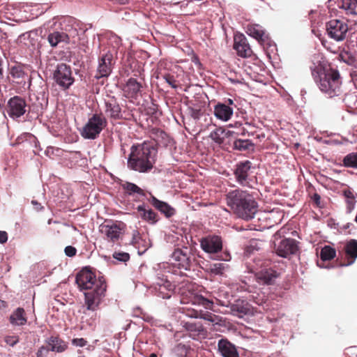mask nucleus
Masks as SVG:
<instances>
[{
  "mask_svg": "<svg viewBox=\"0 0 357 357\" xmlns=\"http://www.w3.org/2000/svg\"><path fill=\"white\" fill-rule=\"evenodd\" d=\"M75 282L79 291H83L84 295L83 314L89 315V312H94L89 320L85 321L88 325L92 326L96 320L97 314L95 312L105 296L106 281L104 277L97 278L94 273L84 268L76 275Z\"/></svg>",
  "mask_w": 357,
  "mask_h": 357,
  "instance_id": "obj_1",
  "label": "nucleus"
},
{
  "mask_svg": "<svg viewBox=\"0 0 357 357\" xmlns=\"http://www.w3.org/2000/svg\"><path fill=\"white\" fill-rule=\"evenodd\" d=\"M157 150L148 143L133 145L128 158V167L134 171L150 172L155 162Z\"/></svg>",
  "mask_w": 357,
  "mask_h": 357,
  "instance_id": "obj_2",
  "label": "nucleus"
},
{
  "mask_svg": "<svg viewBox=\"0 0 357 357\" xmlns=\"http://www.w3.org/2000/svg\"><path fill=\"white\" fill-rule=\"evenodd\" d=\"M227 204L239 218L251 220L257 211V203L253 196L242 190H234L227 193Z\"/></svg>",
  "mask_w": 357,
  "mask_h": 357,
  "instance_id": "obj_3",
  "label": "nucleus"
},
{
  "mask_svg": "<svg viewBox=\"0 0 357 357\" xmlns=\"http://www.w3.org/2000/svg\"><path fill=\"white\" fill-rule=\"evenodd\" d=\"M312 75L319 89L330 98L338 96L342 93V81L337 70H323L313 64L310 67Z\"/></svg>",
  "mask_w": 357,
  "mask_h": 357,
  "instance_id": "obj_4",
  "label": "nucleus"
},
{
  "mask_svg": "<svg viewBox=\"0 0 357 357\" xmlns=\"http://www.w3.org/2000/svg\"><path fill=\"white\" fill-rule=\"evenodd\" d=\"M269 261L260 258L247 262L246 267L249 273L255 274L256 281L264 285H272L279 277L280 273L272 268H268Z\"/></svg>",
  "mask_w": 357,
  "mask_h": 357,
  "instance_id": "obj_5",
  "label": "nucleus"
},
{
  "mask_svg": "<svg viewBox=\"0 0 357 357\" xmlns=\"http://www.w3.org/2000/svg\"><path fill=\"white\" fill-rule=\"evenodd\" d=\"M107 121L101 114H93L80 131L82 137L86 139H96L107 126Z\"/></svg>",
  "mask_w": 357,
  "mask_h": 357,
  "instance_id": "obj_6",
  "label": "nucleus"
},
{
  "mask_svg": "<svg viewBox=\"0 0 357 357\" xmlns=\"http://www.w3.org/2000/svg\"><path fill=\"white\" fill-rule=\"evenodd\" d=\"M172 260L174 266L188 271L190 269L192 261H195V257L190 248L183 247L174 250L172 255Z\"/></svg>",
  "mask_w": 357,
  "mask_h": 357,
  "instance_id": "obj_7",
  "label": "nucleus"
},
{
  "mask_svg": "<svg viewBox=\"0 0 357 357\" xmlns=\"http://www.w3.org/2000/svg\"><path fill=\"white\" fill-rule=\"evenodd\" d=\"M53 78L56 84L63 90L68 89L75 81L71 68L66 63L57 65Z\"/></svg>",
  "mask_w": 357,
  "mask_h": 357,
  "instance_id": "obj_8",
  "label": "nucleus"
},
{
  "mask_svg": "<svg viewBox=\"0 0 357 357\" xmlns=\"http://www.w3.org/2000/svg\"><path fill=\"white\" fill-rule=\"evenodd\" d=\"M326 29L329 38L336 41H342L346 37L348 26L343 20L333 19L326 23Z\"/></svg>",
  "mask_w": 357,
  "mask_h": 357,
  "instance_id": "obj_9",
  "label": "nucleus"
},
{
  "mask_svg": "<svg viewBox=\"0 0 357 357\" xmlns=\"http://www.w3.org/2000/svg\"><path fill=\"white\" fill-rule=\"evenodd\" d=\"M126 225H100L99 231L108 241L115 243L121 238Z\"/></svg>",
  "mask_w": 357,
  "mask_h": 357,
  "instance_id": "obj_10",
  "label": "nucleus"
},
{
  "mask_svg": "<svg viewBox=\"0 0 357 357\" xmlns=\"http://www.w3.org/2000/svg\"><path fill=\"white\" fill-rule=\"evenodd\" d=\"M26 112V104L24 98L20 96L11 98L8 102L7 112L12 119H17Z\"/></svg>",
  "mask_w": 357,
  "mask_h": 357,
  "instance_id": "obj_11",
  "label": "nucleus"
},
{
  "mask_svg": "<svg viewBox=\"0 0 357 357\" xmlns=\"http://www.w3.org/2000/svg\"><path fill=\"white\" fill-rule=\"evenodd\" d=\"M298 250V245L295 240L291 238H285L282 240L278 245H275L276 254L282 257H287L291 255H294Z\"/></svg>",
  "mask_w": 357,
  "mask_h": 357,
  "instance_id": "obj_12",
  "label": "nucleus"
},
{
  "mask_svg": "<svg viewBox=\"0 0 357 357\" xmlns=\"http://www.w3.org/2000/svg\"><path fill=\"white\" fill-rule=\"evenodd\" d=\"M113 55L110 52L103 54L99 59L97 73L95 75L96 79L108 77L112 72V61Z\"/></svg>",
  "mask_w": 357,
  "mask_h": 357,
  "instance_id": "obj_13",
  "label": "nucleus"
},
{
  "mask_svg": "<svg viewBox=\"0 0 357 357\" xmlns=\"http://www.w3.org/2000/svg\"><path fill=\"white\" fill-rule=\"evenodd\" d=\"M201 247L208 253H217L222 250V240L218 236H208L202 239Z\"/></svg>",
  "mask_w": 357,
  "mask_h": 357,
  "instance_id": "obj_14",
  "label": "nucleus"
},
{
  "mask_svg": "<svg viewBox=\"0 0 357 357\" xmlns=\"http://www.w3.org/2000/svg\"><path fill=\"white\" fill-rule=\"evenodd\" d=\"M234 48L236 50L239 56L243 58L250 57L252 51L243 34H236L234 36Z\"/></svg>",
  "mask_w": 357,
  "mask_h": 357,
  "instance_id": "obj_15",
  "label": "nucleus"
},
{
  "mask_svg": "<svg viewBox=\"0 0 357 357\" xmlns=\"http://www.w3.org/2000/svg\"><path fill=\"white\" fill-rule=\"evenodd\" d=\"M345 258L340 262L341 266L351 265L357 258V240L351 239L344 247Z\"/></svg>",
  "mask_w": 357,
  "mask_h": 357,
  "instance_id": "obj_16",
  "label": "nucleus"
},
{
  "mask_svg": "<svg viewBox=\"0 0 357 357\" xmlns=\"http://www.w3.org/2000/svg\"><path fill=\"white\" fill-rule=\"evenodd\" d=\"M148 201L166 218H171L176 213V210L174 207L167 202L158 199L151 193H150V197L148 199Z\"/></svg>",
  "mask_w": 357,
  "mask_h": 357,
  "instance_id": "obj_17",
  "label": "nucleus"
},
{
  "mask_svg": "<svg viewBox=\"0 0 357 357\" xmlns=\"http://www.w3.org/2000/svg\"><path fill=\"white\" fill-rule=\"evenodd\" d=\"M251 169V162L248 160L241 162L236 165L234 175L236 181L241 185L245 186L248 184V177L249 171Z\"/></svg>",
  "mask_w": 357,
  "mask_h": 357,
  "instance_id": "obj_18",
  "label": "nucleus"
},
{
  "mask_svg": "<svg viewBox=\"0 0 357 357\" xmlns=\"http://www.w3.org/2000/svg\"><path fill=\"white\" fill-rule=\"evenodd\" d=\"M230 310L234 315L243 317L244 315L251 314L252 309L250 303L242 299H238L230 305Z\"/></svg>",
  "mask_w": 357,
  "mask_h": 357,
  "instance_id": "obj_19",
  "label": "nucleus"
},
{
  "mask_svg": "<svg viewBox=\"0 0 357 357\" xmlns=\"http://www.w3.org/2000/svg\"><path fill=\"white\" fill-rule=\"evenodd\" d=\"M218 350L223 357H239L234 344L226 339H221L218 344Z\"/></svg>",
  "mask_w": 357,
  "mask_h": 357,
  "instance_id": "obj_20",
  "label": "nucleus"
},
{
  "mask_svg": "<svg viewBox=\"0 0 357 357\" xmlns=\"http://www.w3.org/2000/svg\"><path fill=\"white\" fill-rule=\"evenodd\" d=\"M142 84L134 78H130L124 86L123 91L128 98H136L141 91Z\"/></svg>",
  "mask_w": 357,
  "mask_h": 357,
  "instance_id": "obj_21",
  "label": "nucleus"
},
{
  "mask_svg": "<svg viewBox=\"0 0 357 357\" xmlns=\"http://www.w3.org/2000/svg\"><path fill=\"white\" fill-rule=\"evenodd\" d=\"M231 107L225 104L218 103L214 108V114L220 120L227 121L233 115Z\"/></svg>",
  "mask_w": 357,
  "mask_h": 357,
  "instance_id": "obj_22",
  "label": "nucleus"
},
{
  "mask_svg": "<svg viewBox=\"0 0 357 357\" xmlns=\"http://www.w3.org/2000/svg\"><path fill=\"white\" fill-rule=\"evenodd\" d=\"M50 351L61 353L68 348V344L58 336H51L46 341Z\"/></svg>",
  "mask_w": 357,
  "mask_h": 357,
  "instance_id": "obj_23",
  "label": "nucleus"
},
{
  "mask_svg": "<svg viewBox=\"0 0 357 357\" xmlns=\"http://www.w3.org/2000/svg\"><path fill=\"white\" fill-rule=\"evenodd\" d=\"M10 323L13 326H24L27 322L26 313L22 307H17L10 316Z\"/></svg>",
  "mask_w": 357,
  "mask_h": 357,
  "instance_id": "obj_24",
  "label": "nucleus"
},
{
  "mask_svg": "<svg viewBox=\"0 0 357 357\" xmlns=\"http://www.w3.org/2000/svg\"><path fill=\"white\" fill-rule=\"evenodd\" d=\"M121 109L116 100L105 102V113L110 118L119 119L121 117Z\"/></svg>",
  "mask_w": 357,
  "mask_h": 357,
  "instance_id": "obj_25",
  "label": "nucleus"
},
{
  "mask_svg": "<svg viewBox=\"0 0 357 357\" xmlns=\"http://www.w3.org/2000/svg\"><path fill=\"white\" fill-rule=\"evenodd\" d=\"M47 40L52 47H56L61 43H68L69 37L64 32L54 31L49 34Z\"/></svg>",
  "mask_w": 357,
  "mask_h": 357,
  "instance_id": "obj_26",
  "label": "nucleus"
},
{
  "mask_svg": "<svg viewBox=\"0 0 357 357\" xmlns=\"http://www.w3.org/2000/svg\"><path fill=\"white\" fill-rule=\"evenodd\" d=\"M10 75L13 78V82L17 84L25 82L26 79H28V75L23 70L22 67L19 66H13L10 68Z\"/></svg>",
  "mask_w": 357,
  "mask_h": 357,
  "instance_id": "obj_27",
  "label": "nucleus"
},
{
  "mask_svg": "<svg viewBox=\"0 0 357 357\" xmlns=\"http://www.w3.org/2000/svg\"><path fill=\"white\" fill-rule=\"evenodd\" d=\"M233 132L230 130L226 131L222 128H218L212 131L210 134V137L218 144H222L224 142L225 137H229L232 135Z\"/></svg>",
  "mask_w": 357,
  "mask_h": 357,
  "instance_id": "obj_28",
  "label": "nucleus"
},
{
  "mask_svg": "<svg viewBox=\"0 0 357 357\" xmlns=\"http://www.w3.org/2000/svg\"><path fill=\"white\" fill-rule=\"evenodd\" d=\"M347 15H357V0H341L339 6Z\"/></svg>",
  "mask_w": 357,
  "mask_h": 357,
  "instance_id": "obj_29",
  "label": "nucleus"
},
{
  "mask_svg": "<svg viewBox=\"0 0 357 357\" xmlns=\"http://www.w3.org/2000/svg\"><path fill=\"white\" fill-rule=\"evenodd\" d=\"M247 33L252 37L256 38L258 40H264L265 37V31L258 24L252 25L248 27Z\"/></svg>",
  "mask_w": 357,
  "mask_h": 357,
  "instance_id": "obj_30",
  "label": "nucleus"
},
{
  "mask_svg": "<svg viewBox=\"0 0 357 357\" xmlns=\"http://www.w3.org/2000/svg\"><path fill=\"white\" fill-rule=\"evenodd\" d=\"M192 303L193 304L201 305L206 309H212L213 302L210 301L201 295H194L192 298Z\"/></svg>",
  "mask_w": 357,
  "mask_h": 357,
  "instance_id": "obj_31",
  "label": "nucleus"
},
{
  "mask_svg": "<svg viewBox=\"0 0 357 357\" xmlns=\"http://www.w3.org/2000/svg\"><path fill=\"white\" fill-rule=\"evenodd\" d=\"M190 317H200L203 319L207 320L211 323H217L218 321V317L215 314H213L208 312H198L197 311H194L192 314H190Z\"/></svg>",
  "mask_w": 357,
  "mask_h": 357,
  "instance_id": "obj_32",
  "label": "nucleus"
},
{
  "mask_svg": "<svg viewBox=\"0 0 357 357\" xmlns=\"http://www.w3.org/2000/svg\"><path fill=\"white\" fill-rule=\"evenodd\" d=\"M138 211L141 212V215L146 221L155 220L156 218V213L152 209H146L144 204L139 205L137 207Z\"/></svg>",
  "mask_w": 357,
  "mask_h": 357,
  "instance_id": "obj_33",
  "label": "nucleus"
},
{
  "mask_svg": "<svg viewBox=\"0 0 357 357\" xmlns=\"http://www.w3.org/2000/svg\"><path fill=\"white\" fill-rule=\"evenodd\" d=\"M335 250L330 246H325L323 248L320 252V258L322 261H328L333 259L335 257Z\"/></svg>",
  "mask_w": 357,
  "mask_h": 357,
  "instance_id": "obj_34",
  "label": "nucleus"
},
{
  "mask_svg": "<svg viewBox=\"0 0 357 357\" xmlns=\"http://www.w3.org/2000/svg\"><path fill=\"white\" fill-rule=\"evenodd\" d=\"M123 188L124 190H126V192L130 195L135 194V193H137L139 195H144L143 190L141 189L139 187H138L135 183L126 182V183L123 184Z\"/></svg>",
  "mask_w": 357,
  "mask_h": 357,
  "instance_id": "obj_35",
  "label": "nucleus"
},
{
  "mask_svg": "<svg viewBox=\"0 0 357 357\" xmlns=\"http://www.w3.org/2000/svg\"><path fill=\"white\" fill-rule=\"evenodd\" d=\"M253 144L248 139H236L234 142V149L238 151H246L248 150Z\"/></svg>",
  "mask_w": 357,
  "mask_h": 357,
  "instance_id": "obj_36",
  "label": "nucleus"
},
{
  "mask_svg": "<svg viewBox=\"0 0 357 357\" xmlns=\"http://www.w3.org/2000/svg\"><path fill=\"white\" fill-rule=\"evenodd\" d=\"M345 167L357 168V153H351L347 155L343 160Z\"/></svg>",
  "mask_w": 357,
  "mask_h": 357,
  "instance_id": "obj_37",
  "label": "nucleus"
},
{
  "mask_svg": "<svg viewBox=\"0 0 357 357\" xmlns=\"http://www.w3.org/2000/svg\"><path fill=\"white\" fill-rule=\"evenodd\" d=\"M190 350V347L182 343L177 344L174 348V353L178 357H186L188 351Z\"/></svg>",
  "mask_w": 357,
  "mask_h": 357,
  "instance_id": "obj_38",
  "label": "nucleus"
},
{
  "mask_svg": "<svg viewBox=\"0 0 357 357\" xmlns=\"http://www.w3.org/2000/svg\"><path fill=\"white\" fill-rule=\"evenodd\" d=\"M339 58L340 61L349 66L354 65L356 61L355 57L352 55V54L347 51L341 52L339 55Z\"/></svg>",
  "mask_w": 357,
  "mask_h": 357,
  "instance_id": "obj_39",
  "label": "nucleus"
},
{
  "mask_svg": "<svg viewBox=\"0 0 357 357\" xmlns=\"http://www.w3.org/2000/svg\"><path fill=\"white\" fill-rule=\"evenodd\" d=\"M225 264L216 263L211 265L210 271L214 275H222L225 271Z\"/></svg>",
  "mask_w": 357,
  "mask_h": 357,
  "instance_id": "obj_40",
  "label": "nucleus"
},
{
  "mask_svg": "<svg viewBox=\"0 0 357 357\" xmlns=\"http://www.w3.org/2000/svg\"><path fill=\"white\" fill-rule=\"evenodd\" d=\"M147 236L145 234H140L139 231H133L132 234V243L135 244H141V241L146 242Z\"/></svg>",
  "mask_w": 357,
  "mask_h": 357,
  "instance_id": "obj_41",
  "label": "nucleus"
},
{
  "mask_svg": "<svg viewBox=\"0 0 357 357\" xmlns=\"http://www.w3.org/2000/svg\"><path fill=\"white\" fill-rule=\"evenodd\" d=\"M113 257L119 261L126 262L130 259V255L124 252H114Z\"/></svg>",
  "mask_w": 357,
  "mask_h": 357,
  "instance_id": "obj_42",
  "label": "nucleus"
},
{
  "mask_svg": "<svg viewBox=\"0 0 357 357\" xmlns=\"http://www.w3.org/2000/svg\"><path fill=\"white\" fill-rule=\"evenodd\" d=\"M72 344L74 345V346H76V347H85L87 344V341L81 337V338H74L72 340Z\"/></svg>",
  "mask_w": 357,
  "mask_h": 357,
  "instance_id": "obj_43",
  "label": "nucleus"
},
{
  "mask_svg": "<svg viewBox=\"0 0 357 357\" xmlns=\"http://www.w3.org/2000/svg\"><path fill=\"white\" fill-rule=\"evenodd\" d=\"M5 342L7 344L13 347L19 342V337L17 336H6Z\"/></svg>",
  "mask_w": 357,
  "mask_h": 357,
  "instance_id": "obj_44",
  "label": "nucleus"
},
{
  "mask_svg": "<svg viewBox=\"0 0 357 357\" xmlns=\"http://www.w3.org/2000/svg\"><path fill=\"white\" fill-rule=\"evenodd\" d=\"M64 252L66 255L70 257H73L76 255L77 250L75 247L68 245L65 248Z\"/></svg>",
  "mask_w": 357,
  "mask_h": 357,
  "instance_id": "obj_45",
  "label": "nucleus"
},
{
  "mask_svg": "<svg viewBox=\"0 0 357 357\" xmlns=\"http://www.w3.org/2000/svg\"><path fill=\"white\" fill-rule=\"evenodd\" d=\"M163 78L165 79L166 82L168 83L172 88L176 89L177 87V86L175 84L176 80L172 75L166 74L163 76Z\"/></svg>",
  "mask_w": 357,
  "mask_h": 357,
  "instance_id": "obj_46",
  "label": "nucleus"
},
{
  "mask_svg": "<svg viewBox=\"0 0 357 357\" xmlns=\"http://www.w3.org/2000/svg\"><path fill=\"white\" fill-rule=\"evenodd\" d=\"M187 329L189 331H203V327L202 325H197L196 324H188Z\"/></svg>",
  "mask_w": 357,
  "mask_h": 357,
  "instance_id": "obj_47",
  "label": "nucleus"
},
{
  "mask_svg": "<svg viewBox=\"0 0 357 357\" xmlns=\"http://www.w3.org/2000/svg\"><path fill=\"white\" fill-rule=\"evenodd\" d=\"M50 349L47 347L42 346L39 348L36 353V357H45Z\"/></svg>",
  "mask_w": 357,
  "mask_h": 357,
  "instance_id": "obj_48",
  "label": "nucleus"
},
{
  "mask_svg": "<svg viewBox=\"0 0 357 357\" xmlns=\"http://www.w3.org/2000/svg\"><path fill=\"white\" fill-rule=\"evenodd\" d=\"M43 203H45V201L43 202H39L35 199L31 201V204L33 205L34 210L36 211H40L44 208L43 206Z\"/></svg>",
  "mask_w": 357,
  "mask_h": 357,
  "instance_id": "obj_49",
  "label": "nucleus"
},
{
  "mask_svg": "<svg viewBox=\"0 0 357 357\" xmlns=\"http://www.w3.org/2000/svg\"><path fill=\"white\" fill-rule=\"evenodd\" d=\"M346 203L347 205V210L350 212L354 208L356 203L355 197L346 199Z\"/></svg>",
  "mask_w": 357,
  "mask_h": 357,
  "instance_id": "obj_50",
  "label": "nucleus"
},
{
  "mask_svg": "<svg viewBox=\"0 0 357 357\" xmlns=\"http://www.w3.org/2000/svg\"><path fill=\"white\" fill-rule=\"evenodd\" d=\"M343 195L344 196L345 199L355 197L353 192H351V190H350L349 189L344 190L343 191Z\"/></svg>",
  "mask_w": 357,
  "mask_h": 357,
  "instance_id": "obj_51",
  "label": "nucleus"
},
{
  "mask_svg": "<svg viewBox=\"0 0 357 357\" xmlns=\"http://www.w3.org/2000/svg\"><path fill=\"white\" fill-rule=\"evenodd\" d=\"M8 240V234L4 231H0V243H4Z\"/></svg>",
  "mask_w": 357,
  "mask_h": 357,
  "instance_id": "obj_52",
  "label": "nucleus"
},
{
  "mask_svg": "<svg viewBox=\"0 0 357 357\" xmlns=\"http://www.w3.org/2000/svg\"><path fill=\"white\" fill-rule=\"evenodd\" d=\"M234 228H235L237 231L241 230H252V227H250V225H246V228H243L242 226H238V225H235Z\"/></svg>",
  "mask_w": 357,
  "mask_h": 357,
  "instance_id": "obj_53",
  "label": "nucleus"
},
{
  "mask_svg": "<svg viewBox=\"0 0 357 357\" xmlns=\"http://www.w3.org/2000/svg\"><path fill=\"white\" fill-rule=\"evenodd\" d=\"M7 38L6 33H5L2 29H0V44L6 42Z\"/></svg>",
  "mask_w": 357,
  "mask_h": 357,
  "instance_id": "obj_54",
  "label": "nucleus"
},
{
  "mask_svg": "<svg viewBox=\"0 0 357 357\" xmlns=\"http://www.w3.org/2000/svg\"><path fill=\"white\" fill-rule=\"evenodd\" d=\"M321 197L319 194L314 193L312 196V200L316 203L317 206L320 204Z\"/></svg>",
  "mask_w": 357,
  "mask_h": 357,
  "instance_id": "obj_55",
  "label": "nucleus"
},
{
  "mask_svg": "<svg viewBox=\"0 0 357 357\" xmlns=\"http://www.w3.org/2000/svg\"><path fill=\"white\" fill-rule=\"evenodd\" d=\"M45 153L46 155L51 157V155L54 153V148L52 147H48L45 151Z\"/></svg>",
  "mask_w": 357,
  "mask_h": 357,
  "instance_id": "obj_56",
  "label": "nucleus"
},
{
  "mask_svg": "<svg viewBox=\"0 0 357 357\" xmlns=\"http://www.w3.org/2000/svg\"><path fill=\"white\" fill-rule=\"evenodd\" d=\"M286 230H287V228L285 226L282 227L278 232L276 234H284L286 232Z\"/></svg>",
  "mask_w": 357,
  "mask_h": 357,
  "instance_id": "obj_57",
  "label": "nucleus"
},
{
  "mask_svg": "<svg viewBox=\"0 0 357 357\" xmlns=\"http://www.w3.org/2000/svg\"><path fill=\"white\" fill-rule=\"evenodd\" d=\"M261 225H255V227H252L253 230H259L261 231L262 229H264V227H262V229L260 227Z\"/></svg>",
  "mask_w": 357,
  "mask_h": 357,
  "instance_id": "obj_58",
  "label": "nucleus"
},
{
  "mask_svg": "<svg viewBox=\"0 0 357 357\" xmlns=\"http://www.w3.org/2000/svg\"><path fill=\"white\" fill-rule=\"evenodd\" d=\"M2 75V67H1V61L0 62V76Z\"/></svg>",
  "mask_w": 357,
  "mask_h": 357,
  "instance_id": "obj_59",
  "label": "nucleus"
},
{
  "mask_svg": "<svg viewBox=\"0 0 357 357\" xmlns=\"http://www.w3.org/2000/svg\"><path fill=\"white\" fill-rule=\"evenodd\" d=\"M149 357H157L155 354H151Z\"/></svg>",
  "mask_w": 357,
  "mask_h": 357,
  "instance_id": "obj_60",
  "label": "nucleus"
},
{
  "mask_svg": "<svg viewBox=\"0 0 357 357\" xmlns=\"http://www.w3.org/2000/svg\"><path fill=\"white\" fill-rule=\"evenodd\" d=\"M229 104H233V100L231 99H229Z\"/></svg>",
  "mask_w": 357,
  "mask_h": 357,
  "instance_id": "obj_61",
  "label": "nucleus"
},
{
  "mask_svg": "<svg viewBox=\"0 0 357 357\" xmlns=\"http://www.w3.org/2000/svg\"><path fill=\"white\" fill-rule=\"evenodd\" d=\"M47 223L50 224L51 223V220H50Z\"/></svg>",
  "mask_w": 357,
  "mask_h": 357,
  "instance_id": "obj_62",
  "label": "nucleus"
},
{
  "mask_svg": "<svg viewBox=\"0 0 357 357\" xmlns=\"http://www.w3.org/2000/svg\"><path fill=\"white\" fill-rule=\"evenodd\" d=\"M355 220L357 222V215L356 216Z\"/></svg>",
  "mask_w": 357,
  "mask_h": 357,
  "instance_id": "obj_63",
  "label": "nucleus"
},
{
  "mask_svg": "<svg viewBox=\"0 0 357 357\" xmlns=\"http://www.w3.org/2000/svg\"><path fill=\"white\" fill-rule=\"evenodd\" d=\"M0 302H2L1 301H0Z\"/></svg>",
  "mask_w": 357,
  "mask_h": 357,
  "instance_id": "obj_64",
  "label": "nucleus"
}]
</instances>
